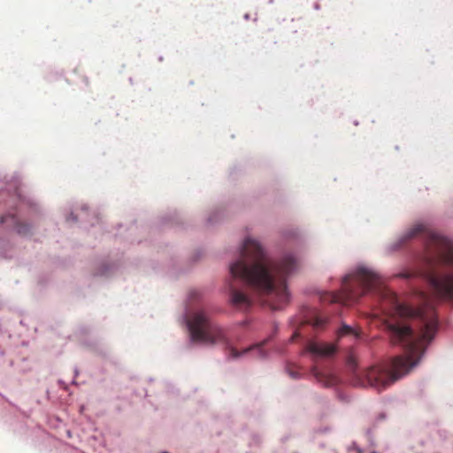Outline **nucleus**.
<instances>
[{
  "mask_svg": "<svg viewBox=\"0 0 453 453\" xmlns=\"http://www.w3.org/2000/svg\"><path fill=\"white\" fill-rule=\"evenodd\" d=\"M370 290L378 293L380 299V310L383 313L398 314L401 317H409L418 320L417 331L407 325H388L392 343L401 344L407 355L394 357L390 364V369L372 366L364 372L362 383L380 391L418 365L427 344L434 337L438 320L434 297L420 291L417 296L419 302L418 307L413 308L403 304L400 303L394 292L383 285L378 273L364 266L357 267L355 273L344 277L340 292H326L321 296V300L349 305L357 302L365 292Z\"/></svg>",
  "mask_w": 453,
  "mask_h": 453,
  "instance_id": "obj_1",
  "label": "nucleus"
},
{
  "mask_svg": "<svg viewBox=\"0 0 453 453\" xmlns=\"http://www.w3.org/2000/svg\"><path fill=\"white\" fill-rule=\"evenodd\" d=\"M349 365H351L353 367V370L356 369L357 365H356V362L353 357L349 358ZM354 372L356 373V371H354Z\"/></svg>",
  "mask_w": 453,
  "mask_h": 453,
  "instance_id": "obj_8",
  "label": "nucleus"
},
{
  "mask_svg": "<svg viewBox=\"0 0 453 453\" xmlns=\"http://www.w3.org/2000/svg\"><path fill=\"white\" fill-rule=\"evenodd\" d=\"M297 336H298V334H297V333H295V334L292 335V337H291L290 341H291V342H293V341H294Z\"/></svg>",
  "mask_w": 453,
  "mask_h": 453,
  "instance_id": "obj_10",
  "label": "nucleus"
},
{
  "mask_svg": "<svg viewBox=\"0 0 453 453\" xmlns=\"http://www.w3.org/2000/svg\"><path fill=\"white\" fill-rule=\"evenodd\" d=\"M426 239V260L434 266L427 280L436 298L453 300V242L417 223L400 238L401 244L416 238Z\"/></svg>",
  "mask_w": 453,
  "mask_h": 453,
  "instance_id": "obj_3",
  "label": "nucleus"
},
{
  "mask_svg": "<svg viewBox=\"0 0 453 453\" xmlns=\"http://www.w3.org/2000/svg\"><path fill=\"white\" fill-rule=\"evenodd\" d=\"M187 323L193 342H199L210 345L222 344L229 349V355L232 358H237L250 350H257L259 357L265 356V352L263 349L265 342L246 348L242 352L233 348L225 330L214 323L203 310L194 312L188 319Z\"/></svg>",
  "mask_w": 453,
  "mask_h": 453,
  "instance_id": "obj_4",
  "label": "nucleus"
},
{
  "mask_svg": "<svg viewBox=\"0 0 453 453\" xmlns=\"http://www.w3.org/2000/svg\"><path fill=\"white\" fill-rule=\"evenodd\" d=\"M6 219L5 218H3L2 219V222H5Z\"/></svg>",
  "mask_w": 453,
  "mask_h": 453,
  "instance_id": "obj_12",
  "label": "nucleus"
},
{
  "mask_svg": "<svg viewBox=\"0 0 453 453\" xmlns=\"http://www.w3.org/2000/svg\"><path fill=\"white\" fill-rule=\"evenodd\" d=\"M314 375H315L316 377H318V378H319V373L315 370V371H314Z\"/></svg>",
  "mask_w": 453,
  "mask_h": 453,
  "instance_id": "obj_11",
  "label": "nucleus"
},
{
  "mask_svg": "<svg viewBox=\"0 0 453 453\" xmlns=\"http://www.w3.org/2000/svg\"><path fill=\"white\" fill-rule=\"evenodd\" d=\"M306 349L313 356L319 357H330L336 351V348L334 344L314 341L307 344Z\"/></svg>",
  "mask_w": 453,
  "mask_h": 453,
  "instance_id": "obj_5",
  "label": "nucleus"
},
{
  "mask_svg": "<svg viewBox=\"0 0 453 453\" xmlns=\"http://www.w3.org/2000/svg\"><path fill=\"white\" fill-rule=\"evenodd\" d=\"M17 232L20 234H26L29 232V226L24 223L18 222L16 224Z\"/></svg>",
  "mask_w": 453,
  "mask_h": 453,
  "instance_id": "obj_7",
  "label": "nucleus"
},
{
  "mask_svg": "<svg viewBox=\"0 0 453 453\" xmlns=\"http://www.w3.org/2000/svg\"><path fill=\"white\" fill-rule=\"evenodd\" d=\"M345 336H351L354 339L358 337V333L351 326L343 324L337 331V339L340 340Z\"/></svg>",
  "mask_w": 453,
  "mask_h": 453,
  "instance_id": "obj_6",
  "label": "nucleus"
},
{
  "mask_svg": "<svg viewBox=\"0 0 453 453\" xmlns=\"http://www.w3.org/2000/svg\"><path fill=\"white\" fill-rule=\"evenodd\" d=\"M299 267V260L288 254L280 259H270L260 244L250 238L244 241L240 257L231 264L228 289L231 304L239 311H248L252 298L237 287L244 283L273 309L280 310L289 302L287 278Z\"/></svg>",
  "mask_w": 453,
  "mask_h": 453,
  "instance_id": "obj_2",
  "label": "nucleus"
},
{
  "mask_svg": "<svg viewBox=\"0 0 453 453\" xmlns=\"http://www.w3.org/2000/svg\"><path fill=\"white\" fill-rule=\"evenodd\" d=\"M322 325H323V322L321 319H315V322H314L315 326L319 327V326H321Z\"/></svg>",
  "mask_w": 453,
  "mask_h": 453,
  "instance_id": "obj_9",
  "label": "nucleus"
}]
</instances>
